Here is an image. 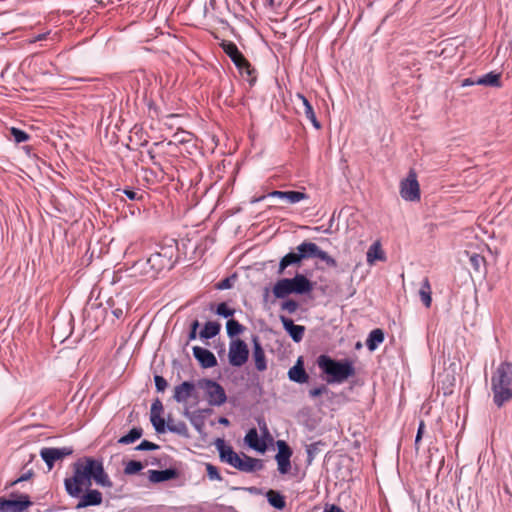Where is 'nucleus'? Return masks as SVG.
Instances as JSON below:
<instances>
[{"label":"nucleus","mask_w":512,"mask_h":512,"mask_svg":"<svg viewBox=\"0 0 512 512\" xmlns=\"http://www.w3.org/2000/svg\"><path fill=\"white\" fill-rule=\"evenodd\" d=\"M263 468V462L260 459L252 458L242 453V459L237 469L242 472L252 473Z\"/></svg>","instance_id":"obj_23"},{"label":"nucleus","mask_w":512,"mask_h":512,"mask_svg":"<svg viewBox=\"0 0 512 512\" xmlns=\"http://www.w3.org/2000/svg\"><path fill=\"white\" fill-rule=\"evenodd\" d=\"M143 467L144 465L142 462L137 460H130V475L140 472Z\"/></svg>","instance_id":"obj_53"},{"label":"nucleus","mask_w":512,"mask_h":512,"mask_svg":"<svg viewBox=\"0 0 512 512\" xmlns=\"http://www.w3.org/2000/svg\"><path fill=\"white\" fill-rule=\"evenodd\" d=\"M316 363L321 372L326 375L328 384H341L355 375L353 362L348 358L337 360L329 355L321 354Z\"/></svg>","instance_id":"obj_3"},{"label":"nucleus","mask_w":512,"mask_h":512,"mask_svg":"<svg viewBox=\"0 0 512 512\" xmlns=\"http://www.w3.org/2000/svg\"><path fill=\"white\" fill-rule=\"evenodd\" d=\"M400 195L403 200L415 202L420 200V187L416 173L411 170L400 183Z\"/></svg>","instance_id":"obj_7"},{"label":"nucleus","mask_w":512,"mask_h":512,"mask_svg":"<svg viewBox=\"0 0 512 512\" xmlns=\"http://www.w3.org/2000/svg\"><path fill=\"white\" fill-rule=\"evenodd\" d=\"M299 263H301V259L299 257L298 251H291L281 258L277 273L283 274V272L288 266L296 265Z\"/></svg>","instance_id":"obj_34"},{"label":"nucleus","mask_w":512,"mask_h":512,"mask_svg":"<svg viewBox=\"0 0 512 512\" xmlns=\"http://www.w3.org/2000/svg\"><path fill=\"white\" fill-rule=\"evenodd\" d=\"M163 405L160 400L153 402L150 412V421L158 434H163L165 429V420L161 416Z\"/></svg>","instance_id":"obj_18"},{"label":"nucleus","mask_w":512,"mask_h":512,"mask_svg":"<svg viewBox=\"0 0 512 512\" xmlns=\"http://www.w3.org/2000/svg\"><path fill=\"white\" fill-rule=\"evenodd\" d=\"M385 335L382 329L372 330L366 340V347L369 351H375L378 346L384 341Z\"/></svg>","instance_id":"obj_31"},{"label":"nucleus","mask_w":512,"mask_h":512,"mask_svg":"<svg viewBox=\"0 0 512 512\" xmlns=\"http://www.w3.org/2000/svg\"><path fill=\"white\" fill-rule=\"evenodd\" d=\"M148 197V194L144 191H133L130 190V203L132 201L135 202H144L146 201V198Z\"/></svg>","instance_id":"obj_50"},{"label":"nucleus","mask_w":512,"mask_h":512,"mask_svg":"<svg viewBox=\"0 0 512 512\" xmlns=\"http://www.w3.org/2000/svg\"><path fill=\"white\" fill-rule=\"evenodd\" d=\"M323 512H344V510L335 504L326 505Z\"/></svg>","instance_id":"obj_58"},{"label":"nucleus","mask_w":512,"mask_h":512,"mask_svg":"<svg viewBox=\"0 0 512 512\" xmlns=\"http://www.w3.org/2000/svg\"><path fill=\"white\" fill-rule=\"evenodd\" d=\"M233 280L229 277L222 279L220 282L216 284L217 289L225 290L230 289L232 287Z\"/></svg>","instance_id":"obj_54"},{"label":"nucleus","mask_w":512,"mask_h":512,"mask_svg":"<svg viewBox=\"0 0 512 512\" xmlns=\"http://www.w3.org/2000/svg\"><path fill=\"white\" fill-rule=\"evenodd\" d=\"M210 412L209 409H199L192 413L185 411L184 415L189 418L192 426L199 432L202 433L205 425V413Z\"/></svg>","instance_id":"obj_26"},{"label":"nucleus","mask_w":512,"mask_h":512,"mask_svg":"<svg viewBox=\"0 0 512 512\" xmlns=\"http://www.w3.org/2000/svg\"><path fill=\"white\" fill-rule=\"evenodd\" d=\"M155 243L150 236H140L130 243V255H134L139 258H148L151 254H154Z\"/></svg>","instance_id":"obj_8"},{"label":"nucleus","mask_w":512,"mask_h":512,"mask_svg":"<svg viewBox=\"0 0 512 512\" xmlns=\"http://www.w3.org/2000/svg\"><path fill=\"white\" fill-rule=\"evenodd\" d=\"M474 85H479V82H476V78L468 77L461 81L462 87H470Z\"/></svg>","instance_id":"obj_57"},{"label":"nucleus","mask_w":512,"mask_h":512,"mask_svg":"<svg viewBox=\"0 0 512 512\" xmlns=\"http://www.w3.org/2000/svg\"><path fill=\"white\" fill-rule=\"evenodd\" d=\"M298 308V302L293 299H287L281 303V309L287 311L289 314L295 313Z\"/></svg>","instance_id":"obj_46"},{"label":"nucleus","mask_w":512,"mask_h":512,"mask_svg":"<svg viewBox=\"0 0 512 512\" xmlns=\"http://www.w3.org/2000/svg\"><path fill=\"white\" fill-rule=\"evenodd\" d=\"M136 451H150L159 449V445L150 442L148 440H143L139 445L134 448Z\"/></svg>","instance_id":"obj_48"},{"label":"nucleus","mask_w":512,"mask_h":512,"mask_svg":"<svg viewBox=\"0 0 512 512\" xmlns=\"http://www.w3.org/2000/svg\"><path fill=\"white\" fill-rule=\"evenodd\" d=\"M124 473H128V464H126L124 467Z\"/></svg>","instance_id":"obj_64"},{"label":"nucleus","mask_w":512,"mask_h":512,"mask_svg":"<svg viewBox=\"0 0 512 512\" xmlns=\"http://www.w3.org/2000/svg\"><path fill=\"white\" fill-rule=\"evenodd\" d=\"M192 350L193 356L202 368L207 369L217 365V359L210 350L200 346H194Z\"/></svg>","instance_id":"obj_16"},{"label":"nucleus","mask_w":512,"mask_h":512,"mask_svg":"<svg viewBox=\"0 0 512 512\" xmlns=\"http://www.w3.org/2000/svg\"><path fill=\"white\" fill-rule=\"evenodd\" d=\"M328 391L327 387L325 385H321L319 387H315L309 390V396L311 398H316L323 393H326Z\"/></svg>","instance_id":"obj_52"},{"label":"nucleus","mask_w":512,"mask_h":512,"mask_svg":"<svg viewBox=\"0 0 512 512\" xmlns=\"http://www.w3.org/2000/svg\"><path fill=\"white\" fill-rule=\"evenodd\" d=\"M72 449L68 447L63 448H43L40 452L42 459L47 464L49 470L54 466V463L64 457L72 454Z\"/></svg>","instance_id":"obj_13"},{"label":"nucleus","mask_w":512,"mask_h":512,"mask_svg":"<svg viewBox=\"0 0 512 512\" xmlns=\"http://www.w3.org/2000/svg\"><path fill=\"white\" fill-rule=\"evenodd\" d=\"M267 197L284 199V200L288 201L291 204H295V203H298V202H300L302 200H306V199L309 198L308 194H306L304 192H301V191H294V190L280 191V190H274V191L269 192L266 195H263V196H260V197L252 199L251 203L260 202V201L264 200Z\"/></svg>","instance_id":"obj_10"},{"label":"nucleus","mask_w":512,"mask_h":512,"mask_svg":"<svg viewBox=\"0 0 512 512\" xmlns=\"http://www.w3.org/2000/svg\"><path fill=\"white\" fill-rule=\"evenodd\" d=\"M10 132H11V135L14 137V140L16 143L25 142L29 138V136L27 135L26 132H24L18 128H15V127H12Z\"/></svg>","instance_id":"obj_47"},{"label":"nucleus","mask_w":512,"mask_h":512,"mask_svg":"<svg viewBox=\"0 0 512 512\" xmlns=\"http://www.w3.org/2000/svg\"><path fill=\"white\" fill-rule=\"evenodd\" d=\"M467 255L469 256V262H470L471 266L474 268V270L480 271L481 267L485 263L484 257L477 253L470 254L467 252Z\"/></svg>","instance_id":"obj_41"},{"label":"nucleus","mask_w":512,"mask_h":512,"mask_svg":"<svg viewBox=\"0 0 512 512\" xmlns=\"http://www.w3.org/2000/svg\"><path fill=\"white\" fill-rule=\"evenodd\" d=\"M425 431V424H424V421H420L419 425H418V429H417V433H416V437H415V446L416 448L418 449V444L419 442L421 441L422 439V436H423V433Z\"/></svg>","instance_id":"obj_55"},{"label":"nucleus","mask_w":512,"mask_h":512,"mask_svg":"<svg viewBox=\"0 0 512 512\" xmlns=\"http://www.w3.org/2000/svg\"><path fill=\"white\" fill-rule=\"evenodd\" d=\"M218 423L221 425L228 426L230 424V421L226 417H220L218 419Z\"/></svg>","instance_id":"obj_59"},{"label":"nucleus","mask_w":512,"mask_h":512,"mask_svg":"<svg viewBox=\"0 0 512 512\" xmlns=\"http://www.w3.org/2000/svg\"><path fill=\"white\" fill-rule=\"evenodd\" d=\"M289 281L292 294L304 295L313 290V283L303 274L296 273Z\"/></svg>","instance_id":"obj_15"},{"label":"nucleus","mask_w":512,"mask_h":512,"mask_svg":"<svg viewBox=\"0 0 512 512\" xmlns=\"http://www.w3.org/2000/svg\"><path fill=\"white\" fill-rule=\"evenodd\" d=\"M245 327L235 319H229L226 322L227 335L230 338H234L244 331Z\"/></svg>","instance_id":"obj_37"},{"label":"nucleus","mask_w":512,"mask_h":512,"mask_svg":"<svg viewBox=\"0 0 512 512\" xmlns=\"http://www.w3.org/2000/svg\"><path fill=\"white\" fill-rule=\"evenodd\" d=\"M174 246L170 245L164 253L155 251L148 258H138L132 260L130 265V278H137L138 276H147L153 278L155 271L161 270L170 261L173 255ZM142 279H135V282H141Z\"/></svg>","instance_id":"obj_4"},{"label":"nucleus","mask_w":512,"mask_h":512,"mask_svg":"<svg viewBox=\"0 0 512 512\" xmlns=\"http://www.w3.org/2000/svg\"><path fill=\"white\" fill-rule=\"evenodd\" d=\"M476 82H479V85L482 86L498 88L501 86V75L499 73L491 71L487 74L477 77Z\"/></svg>","instance_id":"obj_32"},{"label":"nucleus","mask_w":512,"mask_h":512,"mask_svg":"<svg viewBox=\"0 0 512 512\" xmlns=\"http://www.w3.org/2000/svg\"><path fill=\"white\" fill-rule=\"evenodd\" d=\"M314 230L317 231V232H324V233H327V234L330 233V229L329 228L323 229L322 226H317V227L314 228Z\"/></svg>","instance_id":"obj_61"},{"label":"nucleus","mask_w":512,"mask_h":512,"mask_svg":"<svg viewBox=\"0 0 512 512\" xmlns=\"http://www.w3.org/2000/svg\"><path fill=\"white\" fill-rule=\"evenodd\" d=\"M91 479H94L98 485L110 486V481L101 462L87 458L76 463L74 475L66 478L64 482L67 493L72 497H78L83 489L91 485Z\"/></svg>","instance_id":"obj_1"},{"label":"nucleus","mask_w":512,"mask_h":512,"mask_svg":"<svg viewBox=\"0 0 512 512\" xmlns=\"http://www.w3.org/2000/svg\"><path fill=\"white\" fill-rule=\"evenodd\" d=\"M278 452L275 456L280 474H287L291 468L292 450L284 440L277 441Z\"/></svg>","instance_id":"obj_11"},{"label":"nucleus","mask_w":512,"mask_h":512,"mask_svg":"<svg viewBox=\"0 0 512 512\" xmlns=\"http://www.w3.org/2000/svg\"><path fill=\"white\" fill-rule=\"evenodd\" d=\"M147 212L146 201L130 203V216L141 215L142 213L147 214Z\"/></svg>","instance_id":"obj_43"},{"label":"nucleus","mask_w":512,"mask_h":512,"mask_svg":"<svg viewBox=\"0 0 512 512\" xmlns=\"http://www.w3.org/2000/svg\"><path fill=\"white\" fill-rule=\"evenodd\" d=\"M249 358V349L242 339H232L229 343L228 360L233 367L243 366Z\"/></svg>","instance_id":"obj_6"},{"label":"nucleus","mask_w":512,"mask_h":512,"mask_svg":"<svg viewBox=\"0 0 512 512\" xmlns=\"http://www.w3.org/2000/svg\"><path fill=\"white\" fill-rule=\"evenodd\" d=\"M273 295L275 298L284 299L290 294H292L290 289V281L289 278L279 279L273 286L272 289Z\"/></svg>","instance_id":"obj_30"},{"label":"nucleus","mask_w":512,"mask_h":512,"mask_svg":"<svg viewBox=\"0 0 512 512\" xmlns=\"http://www.w3.org/2000/svg\"><path fill=\"white\" fill-rule=\"evenodd\" d=\"M207 476L210 480L222 481V476L216 466L206 463Z\"/></svg>","instance_id":"obj_45"},{"label":"nucleus","mask_w":512,"mask_h":512,"mask_svg":"<svg viewBox=\"0 0 512 512\" xmlns=\"http://www.w3.org/2000/svg\"><path fill=\"white\" fill-rule=\"evenodd\" d=\"M220 330L221 325L218 322L208 321L204 324V327L200 331L199 336L201 339L209 340L216 337Z\"/></svg>","instance_id":"obj_33"},{"label":"nucleus","mask_w":512,"mask_h":512,"mask_svg":"<svg viewBox=\"0 0 512 512\" xmlns=\"http://www.w3.org/2000/svg\"><path fill=\"white\" fill-rule=\"evenodd\" d=\"M492 400L497 408L512 400V363L501 362L491 375Z\"/></svg>","instance_id":"obj_2"},{"label":"nucleus","mask_w":512,"mask_h":512,"mask_svg":"<svg viewBox=\"0 0 512 512\" xmlns=\"http://www.w3.org/2000/svg\"><path fill=\"white\" fill-rule=\"evenodd\" d=\"M245 443L257 452L264 453L266 444L259 438L256 428H251L245 435Z\"/></svg>","instance_id":"obj_25"},{"label":"nucleus","mask_w":512,"mask_h":512,"mask_svg":"<svg viewBox=\"0 0 512 512\" xmlns=\"http://www.w3.org/2000/svg\"><path fill=\"white\" fill-rule=\"evenodd\" d=\"M154 383L157 392H164L168 386L166 379L161 375L154 376Z\"/></svg>","instance_id":"obj_49"},{"label":"nucleus","mask_w":512,"mask_h":512,"mask_svg":"<svg viewBox=\"0 0 512 512\" xmlns=\"http://www.w3.org/2000/svg\"><path fill=\"white\" fill-rule=\"evenodd\" d=\"M296 98L301 101L304 107V114L306 118L312 123L314 128L320 129L321 124L318 121L313 106L311 105L307 97L302 93H296Z\"/></svg>","instance_id":"obj_24"},{"label":"nucleus","mask_w":512,"mask_h":512,"mask_svg":"<svg viewBox=\"0 0 512 512\" xmlns=\"http://www.w3.org/2000/svg\"><path fill=\"white\" fill-rule=\"evenodd\" d=\"M252 359L255 364V369L258 372H263L267 369L265 351L262 347L259 337L256 335L252 336Z\"/></svg>","instance_id":"obj_14"},{"label":"nucleus","mask_w":512,"mask_h":512,"mask_svg":"<svg viewBox=\"0 0 512 512\" xmlns=\"http://www.w3.org/2000/svg\"><path fill=\"white\" fill-rule=\"evenodd\" d=\"M118 443L120 444H128V434L123 435L119 440Z\"/></svg>","instance_id":"obj_60"},{"label":"nucleus","mask_w":512,"mask_h":512,"mask_svg":"<svg viewBox=\"0 0 512 512\" xmlns=\"http://www.w3.org/2000/svg\"><path fill=\"white\" fill-rule=\"evenodd\" d=\"M44 38H45V35L44 34H40L33 41H39V40H42Z\"/></svg>","instance_id":"obj_62"},{"label":"nucleus","mask_w":512,"mask_h":512,"mask_svg":"<svg viewBox=\"0 0 512 512\" xmlns=\"http://www.w3.org/2000/svg\"><path fill=\"white\" fill-rule=\"evenodd\" d=\"M142 436V429L133 427L130 429V444L134 443L136 440H138Z\"/></svg>","instance_id":"obj_56"},{"label":"nucleus","mask_w":512,"mask_h":512,"mask_svg":"<svg viewBox=\"0 0 512 512\" xmlns=\"http://www.w3.org/2000/svg\"><path fill=\"white\" fill-rule=\"evenodd\" d=\"M166 431H169L171 433H175V434H178L180 436H188V429H187V426L184 422L182 421H179L177 423H170V424H166L165 423V429H164V433Z\"/></svg>","instance_id":"obj_38"},{"label":"nucleus","mask_w":512,"mask_h":512,"mask_svg":"<svg viewBox=\"0 0 512 512\" xmlns=\"http://www.w3.org/2000/svg\"><path fill=\"white\" fill-rule=\"evenodd\" d=\"M322 443L314 442L306 446V453H307V464L311 465L317 454L320 452V446Z\"/></svg>","instance_id":"obj_40"},{"label":"nucleus","mask_w":512,"mask_h":512,"mask_svg":"<svg viewBox=\"0 0 512 512\" xmlns=\"http://www.w3.org/2000/svg\"><path fill=\"white\" fill-rule=\"evenodd\" d=\"M316 258L325 262L329 267L335 268L337 266V261L332 256H330L326 251L322 250L320 247Z\"/></svg>","instance_id":"obj_44"},{"label":"nucleus","mask_w":512,"mask_h":512,"mask_svg":"<svg viewBox=\"0 0 512 512\" xmlns=\"http://www.w3.org/2000/svg\"><path fill=\"white\" fill-rule=\"evenodd\" d=\"M215 446L219 453L220 460L237 469L242 456L237 454L230 445H227L224 439L218 438L215 441Z\"/></svg>","instance_id":"obj_9"},{"label":"nucleus","mask_w":512,"mask_h":512,"mask_svg":"<svg viewBox=\"0 0 512 512\" xmlns=\"http://www.w3.org/2000/svg\"><path fill=\"white\" fill-rule=\"evenodd\" d=\"M149 481L152 483H161L171 479H175L179 476V472L175 468H167L164 470H149L148 471Z\"/></svg>","instance_id":"obj_21"},{"label":"nucleus","mask_w":512,"mask_h":512,"mask_svg":"<svg viewBox=\"0 0 512 512\" xmlns=\"http://www.w3.org/2000/svg\"><path fill=\"white\" fill-rule=\"evenodd\" d=\"M30 505L28 495H21L17 500L0 498V512H24Z\"/></svg>","instance_id":"obj_12"},{"label":"nucleus","mask_w":512,"mask_h":512,"mask_svg":"<svg viewBox=\"0 0 512 512\" xmlns=\"http://www.w3.org/2000/svg\"><path fill=\"white\" fill-rule=\"evenodd\" d=\"M216 314L223 318H229L235 314V310L228 307L225 302H221L217 305Z\"/></svg>","instance_id":"obj_42"},{"label":"nucleus","mask_w":512,"mask_h":512,"mask_svg":"<svg viewBox=\"0 0 512 512\" xmlns=\"http://www.w3.org/2000/svg\"><path fill=\"white\" fill-rule=\"evenodd\" d=\"M195 391V384L191 381H184L174 388L173 398L177 403L186 402Z\"/></svg>","instance_id":"obj_22"},{"label":"nucleus","mask_w":512,"mask_h":512,"mask_svg":"<svg viewBox=\"0 0 512 512\" xmlns=\"http://www.w3.org/2000/svg\"><path fill=\"white\" fill-rule=\"evenodd\" d=\"M268 503L277 510H283L286 506L285 497L278 491L269 490L266 493Z\"/></svg>","instance_id":"obj_36"},{"label":"nucleus","mask_w":512,"mask_h":512,"mask_svg":"<svg viewBox=\"0 0 512 512\" xmlns=\"http://www.w3.org/2000/svg\"><path fill=\"white\" fill-rule=\"evenodd\" d=\"M319 246L313 242L304 241L297 246L301 261L317 257Z\"/></svg>","instance_id":"obj_28"},{"label":"nucleus","mask_w":512,"mask_h":512,"mask_svg":"<svg viewBox=\"0 0 512 512\" xmlns=\"http://www.w3.org/2000/svg\"><path fill=\"white\" fill-rule=\"evenodd\" d=\"M101 502L102 494L97 490H90L80 498L76 508L80 509L88 506L99 505Z\"/></svg>","instance_id":"obj_27"},{"label":"nucleus","mask_w":512,"mask_h":512,"mask_svg":"<svg viewBox=\"0 0 512 512\" xmlns=\"http://www.w3.org/2000/svg\"><path fill=\"white\" fill-rule=\"evenodd\" d=\"M237 69L240 75L249 83L251 87L255 85L257 81V71L248 60L237 67Z\"/></svg>","instance_id":"obj_29"},{"label":"nucleus","mask_w":512,"mask_h":512,"mask_svg":"<svg viewBox=\"0 0 512 512\" xmlns=\"http://www.w3.org/2000/svg\"><path fill=\"white\" fill-rule=\"evenodd\" d=\"M288 378L290 381L298 384H303L308 381L309 376L305 371L303 360L301 357H299L295 365L289 369Z\"/></svg>","instance_id":"obj_20"},{"label":"nucleus","mask_w":512,"mask_h":512,"mask_svg":"<svg viewBox=\"0 0 512 512\" xmlns=\"http://www.w3.org/2000/svg\"><path fill=\"white\" fill-rule=\"evenodd\" d=\"M198 386L205 391L209 405L221 406L226 402V392L218 382L212 379H202L198 382Z\"/></svg>","instance_id":"obj_5"},{"label":"nucleus","mask_w":512,"mask_h":512,"mask_svg":"<svg viewBox=\"0 0 512 512\" xmlns=\"http://www.w3.org/2000/svg\"><path fill=\"white\" fill-rule=\"evenodd\" d=\"M220 46L225 54L231 59L236 68L247 60L234 42L223 41Z\"/></svg>","instance_id":"obj_19"},{"label":"nucleus","mask_w":512,"mask_h":512,"mask_svg":"<svg viewBox=\"0 0 512 512\" xmlns=\"http://www.w3.org/2000/svg\"><path fill=\"white\" fill-rule=\"evenodd\" d=\"M280 321L284 330L294 342L299 343L303 339L305 333L304 326L295 324L292 319L283 315L280 316Z\"/></svg>","instance_id":"obj_17"},{"label":"nucleus","mask_w":512,"mask_h":512,"mask_svg":"<svg viewBox=\"0 0 512 512\" xmlns=\"http://www.w3.org/2000/svg\"><path fill=\"white\" fill-rule=\"evenodd\" d=\"M26 479H27V476H22V477H20L17 481H24V480H26Z\"/></svg>","instance_id":"obj_63"},{"label":"nucleus","mask_w":512,"mask_h":512,"mask_svg":"<svg viewBox=\"0 0 512 512\" xmlns=\"http://www.w3.org/2000/svg\"><path fill=\"white\" fill-rule=\"evenodd\" d=\"M384 254L380 249L378 242L372 244L367 252V262L373 263L375 260H383Z\"/></svg>","instance_id":"obj_39"},{"label":"nucleus","mask_w":512,"mask_h":512,"mask_svg":"<svg viewBox=\"0 0 512 512\" xmlns=\"http://www.w3.org/2000/svg\"><path fill=\"white\" fill-rule=\"evenodd\" d=\"M200 326L198 320H194L190 325V331L188 333V342L193 341L197 338V331Z\"/></svg>","instance_id":"obj_51"},{"label":"nucleus","mask_w":512,"mask_h":512,"mask_svg":"<svg viewBox=\"0 0 512 512\" xmlns=\"http://www.w3.org/2000/svg\"><path fill=\"white\" fill-rule=\"evenodd\" d=\"M432 291H431V285L429 282V279L425 277L422 282L419 289V297L421 302L426 308H429L432 303V297H431Z\"/></svg>","instance_id":"obj_35"}]
</instances>
